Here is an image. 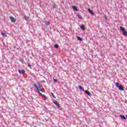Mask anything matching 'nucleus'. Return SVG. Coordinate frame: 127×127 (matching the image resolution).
Segmentation results:
<instances>
[{
	"mask_svg": "<svg viewBox=\"0 0 127 127\" xmlns=\"http://www.w3.org/2000/svg\"><path fill=\"white\" fill-rule=\"evenodd\" d=\"M120 29L122 31L123 35L124 36H127V31H126V29L122 26L120 27Z\"/></svg>",
	"mask_w": 127,
	"mask_h": 127,
	"instance_id": "f257e3e1",
	"label": "nucleus"
},
{
	"mask_svg": "<svg viewBox=\"0 0 127 127\" xmlns=\"http://www.w3.org/2000/svg\"><path fill=\"white\" fill-rule=\"evenodd\" d=\"M33 86H34V87H35V88H36L37 92H40V91L42 92H44V91L42 90V89H39L38 88V87H37V85H36V84L35 83L33 84Z\"/></svg>",
	"mask_w": 127,
	"mask_h": 127,
	"instance_id": "f03ea898",
	"label": "nucleus"
},
{
	"mask_svg": "<svg viewBox=\"0 0 127 127\" xmlns=\"http://www.w3.org/2000/svg\"><path fill=\"white\" fill-rule=\"evenodd\" d=\"M54 104H55V105H56V106H57V107L58 108V109H59V108H60V104H59V102H58V101L55 100L53 101Z\"/></svg>",
	"mask_w": 127,
	"mask_h": 127,
	"instance_id": "7ed1b4c3",
	"label": "nucleus"
},
{
	"mask_svg": "<svg viewBox=\"0 0 127 127\" xmlns=\"http://www.w3.org/2000/svg\"><path fill=\"white\" fill-rule=\"evenodd\" d=\"M18 71L19 74H21V75H24L25 74V70L24 69H19Z\"/></svg>",
	"mask_w": 127,
	"mask_h": 127,
	"instance_id": "20e7f679",
	"label": "nucleus"
},
{
	"mask_svg": "<svg viewBox=\"0 0 127 127\" xmlns=\"http://www.w3.org/2000/svg\"><path fill=\"white\" fill-rule=\"evenodd\" d=\"M117 88L119 89V91H125L124 87H123V85L121 84L119 85V86Z\"/></svg>",
	"mask_w": 127,
	"mask_h": 127,
	"instance_id": "39448f33",
	"label": "nucleus"
},
{
	"mask_svg": "<svg viewBox=\"0 0 127 127\" xmlns=\"http://www.w3.org/2000/svg\"><path fill=\"white\" fill-rule=\"evenodd\" d=\"M84 92H85V94H86V95H88V96H91V95H92L91 94V92H90V91L88 90H84Z\"/></svg>",
	"mask_w": 127,
	"mask_h": 127,
	"instance_id": "423d86ee",
	"label": "nucleus"
},
{
	"mask_svg": "<svg viewBox=\"0 0 127 127\" xmlns=\"http://www.w3.org/2000/svg\"><path fill=\"white\" fill-rule=\"evenodd\" d=\"M88 11L89 12V13H90L91 14H92V15L94 14V12L90 8H88Z\"/></svg>",
	"mask_w": 127,
	"mask_h": 127,
	"instance_id": "0eeeda50",
	"label": "nucleus"
},
{
	"mask_svg": "<svg viewBox=\"0 0 127 127\" xmlns=\"http://www.w3.org/2000/svg\"><path fill=\"white\" fill-rule=\"evenodd\" d=\"M57 7H58V6L57 4H54L52 5V8L53 9H55L57 8Z\"/></svg>",
	"mask_w": 127,
	"mask_h": 127,
	"instance_id": "6e6552de",
	"label": "nucleus"
},
{
	"mask_svg": "<svg viewBox=\"0 0 127 127\" xmlns=\"http://www.w3.org/2000/svg\"><path fill=\"white\" fill-rule=\"evenodd\" d=\"M10 19L11 20V22H15V19L13 17H10Z\"/></svg>",
	"mask_w": 127,
	"mask_h": 127,
	"instance_id": "1a4fd4ad",
	"label": "nucleus"
},
{
	"mask_svg": "<svg viewBox=\"0 0 127 127\" xmlns=\"http://www.w3.org/2000/svg\"><path fill=\"white\" fill-rule=\"evenodd\" d=\"M79 26L82 30H86V28H85V26L84 25H80Z\"/></svg>",
	"mask_w": 127,
	"mask_h": 127,
	"instance_id": "9d476101",
	"label": "nucleus"
},
{
	"mask_svg": "<svg viewBox=\"0 0 127 127\" xmlns=\"http://www.w3.org/2000/svg\"><path fill=\"white\" fill-rule=\"evenodd\" d=\"M78 88H79L80 91H81V92H84L85 91V90H84V89H83L82 86H81L80 85L78 86Z\"/></svg>",
	"mask_w": 127,
	"mask_h": 127,
	"instance_id": "9b49d317",
	"label": "nucleus"
},
{
	"mask_svg": "<svg viewBox=\"0 0 127 127\" xmlns=\"http://www.w3.org/2000/svg\"><path fill=\"white\" fill-rule=\"evenodd\" d=\"M44 23H45V25H46L47 26L50 25V23H49V21H44Z\"/></svg>",
	"mask_w": 127,
	"mask_h": 127,
	"instance_id": "f8f14e48",
	"label": "nucleus"
},
{
	"mask_svg": "<svg viewBox=\"0 0 127 127\" xmlns=\"http://www.w3.org/2000/svg\"><path fill=\"white\" fill-rule=\"evenodd\" d=\"M120 118H121V119H122V120H127V118H126V117H125V116L120 115Z\"/></svg>",
	"mask_w": 127,
	"mask_h": 127,
	"instance_id": "ddd939ff",
	"label": "nucleus"
},
{
	"mask_svg": "<svg viewBox=\"0 0 127 127\" xmlns=\"http://www.w3.org/2000/svg\"><path fill=\"white\" fill-rule=\"evenodd\" d=\"M73 9L75 11H78V8L75 6H73Z\"/></svg>",
	"mask_w": 127,
	"mask_h": 127,
	"instance_id": "4468645a",
	"label": "nucleus"
},
{
	"mask_svg": "<svg viewBox=\"0 0 127 127\" xmlns=\"http://www.w3.org/2000/svg\"><path fill=\"white\" fill-rule=\"evenodd\" d=\"M2 35L5 37H7V34L6 33H2Z\"/></svg>",
	"mask_w": 127,
	"mask_h": 127,
	"instance_id": "2eb2a0df",
	"label": "nucleus"
},
{
	"mask_svg": "<svg viewBox=\"0 0 127 127\" xmlns=\"http://www.w3.org/2000/svg\"><path fill=\"white\" fill-rule=\"evenodd\" d=\"M77 39H78V40H79V41H82L83 40V39H82V38H81L79 36L77 37Z\"/></svg>",
	"mask_w": 127,
	"mask_h": 127,
	"instance_id": "dca6fc26",
	"label": "nucleus"
},
{
	"mask_svg": "<svg viewBox=\"0 0 127 127\" xmlns=\"http://www.w3.org/2000/svg\"><path fill=\"white\" fill-rule=\"evenodd\" d=\"M37 85L39 87H38L39 89H40V90H41V88L40 87V83L39 82H37Z\"/></svg>",
	"mask_w": 127,
	"mask_h": 127,
	"instance_id": "f3484780",
	"label": "nucleus"
},
{
	"mask_svg": "<svg viewBox=\"0 0 127 127\" xmlns=\"http://www.w3.org/2000/svg\"><path fill=\"white\" fill-rule=\"evenodd\" d=\"M55 48H58V47H59V46L58 45V44H55L54 46Z\"/></svg>",
	"mask_w": 127,
	"mask_h": 127,
	"instance_id": "a211bd4d",
	"label": "nucleus"
},
{
	"mask_svg": "<svg viewBox=\"0 0 127 127\" xmlns=\"http://www.w3.org/2000/svg\"><path fill=\"white\" fill-rule=\"evenodd\" d=\"M21 62L22 63V64H25V62H24L23 59L21 60Z\"/></svg>",
	"mask_w": 127,
	"mask_h": 127,
	"instance_id": "6ab92c4d",
	"label": "nucleus"
},
{
	"mask_svg": "<svg viewBox=\"0 0 127 127\" xmlns=\"http://www.w3.org/2000/svg\"><path fill=\"white\" fill-rule=\"evenodd\" d=\"M78 16L79 19H83V17H82L81 15H78Z\"/></svg>",
	"mask_w": 127,
	"mask_h": 127,
	"instance_id": "aec40b11",
	"label": "nucleus"
},
{
	"mask_svg": "<svg viewBox=\"0 0 127 127\" xmlns=\"http://www.w3.org/2000/svg\"><path fill=\"white\" fill-rule=\"evenodd\" d=\"M28 67H29V68H30V69H32L31 64H28Z\"/></svg>",
	"mask_w": 127,
	"mask_h": 127,
	"instance_id": "412c9836",
	"label": "nucleus"
},
{
	"mask_svg": "<svg viewBox=\"0 0 127 127\" xmlns=\"http://www.w3.org/2000/svg\"><path fill=\"white\" fill-rule=\"evenodd\" d=\"M115 85H116V87H117V88L119 87V83H118V82H116V84H115Z\"/></svg>",
	"mask_w": 127,
	"mask_h": 127,
	"instance_id": "4be33fe9",
	"label": "nucleus"
},
{
	"mask_svg": "<svg viewBox=\"0 0 127 127\" xmlns=\"http://www.w3.org/2000/svg\"><path fill=\"white\" fill-rule=\"evenodd\" d=\"M52 96H53V98H54L55 99H56V96L54 95V94L53 93H52Z\"/></svg>",
	"mask_w": 127,
	"mask_h": 127,
	"instance_id": "5701e85b",
	"label": "nucleus"
},
{
	"mask_svg": "<svg viewBox=\"0 0 127 127\" xmlns=\"http://www.w3.org/2000/svg\"><path fill=\"white\" fill-rule=\"evenodd\" d=\"M54 81L56 83L57 82V79H55V78H53Z\"/></svg>",
	"mask_w": 127,
	"mask_h": 127,
	"instance_id": "b1692460",
	"label": "nucleus"
},
{
	"mask_svg": "<svg viewBox=\"0 0 127 127\" xmlns=\"http://www.w3.org/2000/svg\"><path fill=\"white\" fill-rule=\"evenodd\" d=\"M104 17H105L106 20H107V19H108V17H107V15H105Z\"/></svg>",
	"mask_w": 127,
	"mask_h": 127,
	"instance_id": "393cba45",
	"label": "nucleus"
},
{
	"mask_svg": "<svg viewBox=\"0 0 127 127\" xmlns=\"http://www.w3.org/2000/svg\"><path fill=\"white\" fill-rule=\"evenodd\" d=\"M38 93H39V94L41 95V96H42V93L41 92H40V91L38 92Z\"/></svg>",
	"mask_w": 127,
	"mask_h": 127,
	"instance_id": "a878e982",
	"label": "nucleus"
},
{
	"mask_svg": "<svg viewBox=\"0 0 127 127\" xmlns=\"http://www.w3.org/2000/svg\"><path fill=\"white\" fill-rule=\"evenodd\" d=\"M42 97H46V96H45V95H44V94H42Z\"/></svg>",
	"mask_w": 127,
	"mask_h": 127,
	"instance_id": "bb28decb",
	"label": "nucleus"
},
{
	"mask_svg": "<svg viewBox=\"0 0 127 127\" xmlns=\"http://www.w3.org/2000/svg\"><path fill=\"white\" fill-rule=\"evenodd\" d=\"M45 81L44 80H42L41 81V83H44Z\"/></svg>",
	"mask_w": 127,
	"mask_h": 127,
	"instance_id": "cd10ccee",
	"label": "nucleus"
},
{
	"mask_svg": "<svg viewBox=\"0 0 127 127\" xmlns=\"http://www.w3.org/2000/svg\"><path fill=\"white\" fill-rule=\"evenodd\" d=\"M1 87H0V92H1Z\"/></svg>",
	"mask_w": 127,
	"mask_h": 127,
	"instance_id": "c85d7f7f",
	"label": "nucleus"
},
{
	"mask_svg": "<svg viewBox=\"0 0 127 127\" xmlns=\"http://www.w3.org/2000/svg\"><path fill=\"white\" fill-rule=\"evenodd\" d=\"M45 98H46V99H48V98H47V97H46V96Z\"/></svg>",
	"mask_w": 127,
	"mask_h": 127,
	"instance_id": "c756f323",
	"label": "nucleus"
}]
</instances>
